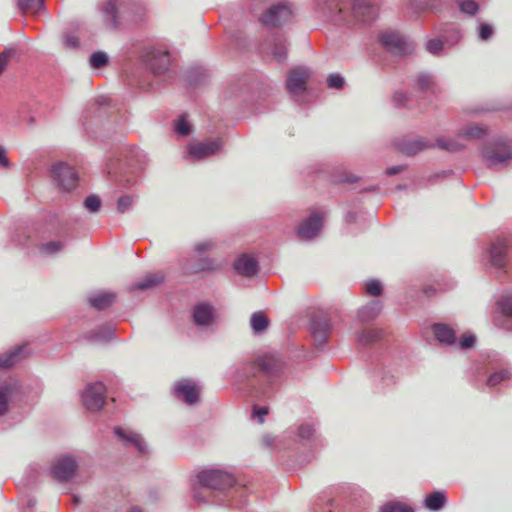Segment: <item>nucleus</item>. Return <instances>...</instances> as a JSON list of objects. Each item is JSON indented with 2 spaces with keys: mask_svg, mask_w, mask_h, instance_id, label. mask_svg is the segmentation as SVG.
Masks as SVG:
<instances>
[{
  "mask_svg": "<svg viewBox=\"0 0 512 512\" xmlns=\"http://www.w3.org/2000/svg\"><path fill=\"white\" fill-rule=\"evenodd\" d=\"M191 490L193 499L199 503L224 505L231 501L235 507L242 505L246 495L245 487L235 486L233 475L220 469L199 472Z\"/></svg>",
  "mask_w": 512,
  "mask_h": 512,
  "instance_id": "nucleus-1",
  "label": "nucleus"
},
{
  "mask_svg": "<svg viewBox=\"0 0 512 512\" xmlns=\"http://www.w3.org/2000/svg\"><path fill=\"white\" fill-rule=\"evenodd\" d=\"M314 11L323 19L337 23H350L353 20L370 23L378 15V9L368 0H354L351 10L345 0H313Z\"/></svg>",
  "mask_w": 512,
  "mask_h": 512,
  "instance_id": "nucleus-2",
  "label": "nucleus"
},
{
  "mask_svg": "<svg viewBox=\"0 0 512 512\" xmlns=\"http://www.w3.org/2000/svg\"><path fill=\"white\" fill-rule=\"evenodd\" d=\"M256 369L267 384L260 388H253L251 396L258 399L270 398L277 387L278 380L283 370V363L276 355H264L257 359Z\"/></svg>",
  "mask_w": 512,
  "mask_h": 512,
  "instance_id": "nucleus-3",
  "label": "nucleus"
},
{
  "mask_svg": "<svg viewBox=\"0 0 512 512\" xmlns=\"http://www.w3.org/2000/svg\"><path fill=\"white\" fill-rule=\"evenodd\" d=\"M138 157V152L130 151L125 160H113L107 165L108 175L115 180L119 186L130 187L135 183L136 175L140 170L138 165L133 164V159Z\"/></svg>",
  "mask_w": 512,
  "mask_h": 512,
  "instance_id": "nucleus-4",
  "label": "nucleus"
},
{
  "mask_svg": "<svg viewBox=\"0 0 512 512\" xmlns=\"http://www.w3.org/2000/svg\"><path fill=\"white\" fill-rule=\"evenodd\" d=\"M143 60L153 75L164 76L168 74L170 76L171 54L166 48H148L143 55Z\"/></svg>",
  "mask_w": 512,
  "mask_h": 512,
  "instance_id": "nucleus-5",
  "label": "nucleus"
},
{
  "mask_svg": "<svg viewBox=\"0 0 512 512\" xmlns=\"http://www.w3.org/2000/svg\"><path fill=\"white\" fill-rule=\"evenodd\" d=\"M378 39L382 46L394 55H406L414 51V43L397 31H383Z\"/></svg>",
  "mask_w": 512,
  "mask_h": 512,
  "instance_id": "nucleus-6",
  "label": "nucleus"
},
{
  "mask_svg": "<svg viewBox=\"0 0 512 512\" xmlns=\"http://www.w3.org/2000/svg\"><path fill=\"white\" fill-rule=\"evenodd\" d=\"M294 17L293 6L289 2H279L269 7L261 17L266 27H280L288 24Z\"/></svg>",
  "mask_w": 512,
  "mask_h": 512,
  "instance_id": "nucleus-7",
  "label": "nucleus"
},
{
  "mask_svg": "<svg viewBox=\"0 0 512 512\" xmlns=\"http://www.w3.org/2000/svg\"><path fill=\"white\" fill-rule=\"evenodd\" d=\"M116 110L112 105V99L108 96L101 95L97 97L94 103L85 111L83 115V126L87 132L90 126L100 122L105 116Z\"/></svg>",
  "mask_w": 512,
  "mask_h": 512,
  "instance_id": "nucleus-8",
  "label": "nucleus"
},
{
  "mask_svg": "<svg viewBox=\"0 0 512 512\" xmlns=\"http://www.w3.org/2000/svg\"><path fill=\"white\" fill-rule=\"evenodd\" d=\"M50 172L54 182L63 191L68 192L76 188L79 177L71 165L58 161L51 166Z\"/></svg>",
  "mask_w": 512,
  "mask_h": 512,
  "instance_id": "nucleus-9",
  "label": "nucleus"
},
{
  "mask_svg": "<svg viewBox=\"0 0 512 512\" xmlns=\"http://www.w3.org/2000/svg\"><path fill=\"white\" fill-rule=\"evenodd\" d=\"M262 54L270 56L272 59L282 62L287 57L288 45L283 34L270 32L266 39L260 45Z\"/></svg>",
  "mask_w": 512,
  "mask_h": 512,
  "instance_id": "nucleus-10",
  "label": "nucleus"
},
{
  "mask_svg": "<svg viewBox=\"0 0 512 512\" xmlns=\"http://www.w3.org/2000/svg\"><path fill=\"white\" fill-rule=\"evenodd\" d=\"M309 71L303 67L291 69L286 79V87L290 95L298 102H304L307 93Z\"/></svg>",
  "mask_w": 512,
  "mask_h": 512,
  "instance_id": "nucleus-11",
  "label": "nucleus"
},
{
  "mask_svg": "<svg viewBox=\"0 0 512 512\" xmlns=\"http://www.w3.org/2000/svg\"><path fill=\"white\" fill-rule=\"evenodd\" d=\"M82 403L90 411L100 410L106 399V388L103 383L88 384L81 395Z\"/></svg>",
  "mask_w": 512,
  "mask_h": 512,
  "instance_id": "nucleus-12",
  "label": "nucleus"
},
{
  "mask_svg": "<svg viewBox=\"0 0 512 512\" xmlns=\"http://www.w3.org/2000/svg\"><path fill=\"white\" fill-rule=\"evenodd\" d=\"M512 321V293H503L495 303L494 322L497 326L509 329Z\"/></svg>",
  "mask_w": 512,
  "mask_h": 512,
  "instance_id": "nucleus-13",
  "label": "nucleus"
},
{
  "mask_svg": "<svg viewBox=\"0 0 512 512\" xmlns=\"http://www.w3.org/2000/svg\"><path fill=\"white\" fill-rule=\"evenodd\" d=\"M222 146L223 142L220 139L190 143L188 145V156L196 160L204 159L216 154Z\"/></svg>",
  "mask_w": 512,
  "mask_h": 512,
  "instance_id": "nucleus-14",
  "label": "nucleus"
},
{
  "mask_svg": "<svg viewBox=\"0 0 512 512\" xmlns=\"http://www.w3.org/2000/svg\"><path fill=\"white\" fill-rule=\"evenodd\" d=\"M199 392L200 388L197 384L189 379H182L174 386L175 396L189 405L198 401Z\"/></svg>",
  "mask_w": 512,
  "mask_h": 512,
  "instance_id": "nucleus-15",
  "label": "nucleus"
},
{
  "mask_svg": "<svg viewBox=\"0 0 512 512\" xmlns=\"http://www.w3.org/2000/svg\"><path fill=\"white\" fill-rule=\"evenodd\" d=\"M77 468L76 460L71 456L58 458L52 466L51 473L59 481H66L71 478Z\"/></svg>",
  "mask_w": 512,
  "mask_h": 512,
  "instance_id": "nucleus-16",
  "label": "nucleus"
},
{
  "mask_svg": "<svg viewBox=\"0 0 512 512\" xmlns=\"http://www.w3.org/2000/svg\"><path fill=\"white\" fill-rule=\"evenodd\" d=\"M485 157L490 166L505 163L512 158V145L510 143H496L486 152Z\"/></svg>",
  "mask_w": 512,
  "mask_h": 512,
  "instance_id": "nucleus-17",
  "label": "nucleus"
},
{
  "mask_svg": "<svg viewBox=\"0 0 512 512\" xmlns=\"http://www.w3.org/2000/svg\"><path fill=\"white\" fill-rule=\"evenodd\" d=\"M115 434L126 447H134L140 455L147 452V444L140 434L124 428H116Z\"/></svg>",
  "mask_w": 512,
  "mask_h": 512,
  "instance_id": "nucleus-18",
  "label": "nucleus"
},
{
  "mask_svg": "<svg viewBox=\"0 0 512 512\" xmlns=\"http://www.w3.org/2000/svg\"><path fill=\"white\" fill-rule=\"evenodd\" d=\"M322 216L318 213H312L298 227V235L303 239H312L318 235L322 228Z\"/></svg>",
  "mask_w": 512,
  "mask_h": 512,
  "instance_id": "nucleus-19",
  "label": "nucleus"
},
{
  "mask_svg": "<svg viewBox=\"0 0 512 512\" xmlns=\"http://www.w3.org/2000/svg\"><path fill=\"white\" fill-rule=\"evenodd\" d=\"M234 269L235 271L242 276L245 277H253L258 272V261L255 257L242 254L234 261Z\"/></svg>",
  "mask_w": 512,
  "mask_h": 512,
  "instance_id": "nucleus-20",
  "label": "nucleus"
},
{
  "mask_svg": "<svg viewBox=\"0 0 512 512\" xmlns=\"http://www.w3.org/2000/svg\"><path fill=\"white\" fill-rule=\"evenodd\" d=\"M214 308L208 303H199L193 308L194 323L201 328H206L212 325L214 321Z\"/></svg>",
  "mask_w": 512,
  "mask_h": 512,
  "instance_id": "nucleus-21",
  "label": "nucleus"
},
{
  "mask_svg": "<svg viewBox=\"0 0 512 512\" xmlns=\"http://www.w3.org/2000/svg\"><path fill=\"white\" fill-rule=\"evenodd\" d=\"M442 0H408V11L412 16L418 17L421 13L428 11L439 12Z\"/></svg>",
  "mask_w": 512,
  "mask_h": 512,
  "instance_id": "nucleus-22",
  "label": "nucleus"
},
{
  "mask_svg": "<svg viewBox=\"0 0 512 512\" xmlns=\"http://www.w3.org/2000/svg\"><path fill=\"white\" fill-rule=\"evenodd\" d=\"M431 147H434V143L424 138L407 139L398 144L399 151L406 155H415Z\"/></svg>",
  "mask_w": 512,
  "mask_h": 512,
  "instance_id": "nucleus-23",
  "label": "nucleus"
},
{
  "mask_svg": "<svg viewBox=\"0 0 512 512\" xmlns=\"http://www.w3.org/2000/svg\"><path fill=\"white\" fill-rule=\"evenodd\" d=\"M432 331L435 338L444 345H454L457 343L455 331L447 324L436 323L432 326Z\"/></svg>",
  "mask_w": 512,
  "mask_h": 512,
  "instance_id": "nucleus-24",
  "label": "nucleus"
},
{
  "mask_svg": "<svg viewBox=\"0 0 512 512\" xmlns=\"http://www.w3.org/2000/svg\"><path fill=\"white\" fill-rule=\"evenodd\" d=\"M383 332L377 328H363L356 333V343L358 346L366 347L379 341Z\"/></svg>",
  "mask_w": 512,
  "mask_h": 512,
  "instance_id": "nucleus-25",
  "label": "nucleus"
},
{
  "mask_svg": "<svg viewBox=\"0 0 512 512\" xmlns=\"http://www.w3.org/2000/svg\"><path fill=\"white\" fill-rule=\"evenodd\" d=\"M199 257L200 258L194 265L185 267L187 273L195 274L199 272H212L218 270L221 267V264L214 258L201 256Z\"/></svg>",
  "mask_w": 512,
  "mask_h": 512,
  "instance_id": "nucleus-26",
  "label": "nucleus"
},
{
  "mask_svg": "<svg viewBox=\"0 0 512 512\" xmlns=\"http://www.w3.org/2000/svg\"><path fill=\"white\" fill-rule=\"evenodd\" d=\"M20 385L17 380H10L0 387V416L8 411L9 399L18 391Z\"/></svg>",
  "mask_w": 512,
  "mask_h": 512,
  "instance_id": "nucleus-27",
  "label": "nucleus"
},
{
  "mask_svg": "<svg viewBox=\"0 0 512 512\" xmlns=\"http://www.w3.org/2000/svg\"><path fill=\"white\" fill-rule=\"evenodd\" d=\"M330 328L331 326L326 319H313L310 324V331L319 344L326 342Z\"/></svg>",
  "mask_w": 512,
  "mask_h": 512,
  "instance_id": "nucleus-28",
  "label": "nucleus"
},
{
  "mask_svg": "<svg viewBox=\"0 0 512 512\" xmlns=\"http://www.w3.org/2000/svg\"><path fill=\"white\" fill-rule=\"evenodd\" d=\"M116 299V295L112 292H98L89 296L90 305L96 310H104L110 307Z\"/></svg>",
  "mask_w": 512,
  "mask_h": 512,
  "instance_id": "nucleus-29",
  "label": "nucleus"
},
{
  "mask_svg": "<svg viewBox=\"0 0 512 512\" xmlns=\"http://www.w3.org/2000/svg\"><path fill=\"white\" fill-rule=\"evenodd\" d=\"M100 11L107 25L111 27H117L118 9L115 0H104L100 5Z\"/></svg>",
  "mask_w": 512,
  "mask_h": 512,
  "instance_id": "nucleus-30",
  "label": "nucleus"
},
{
  "mask_svg": "<svg viewBox=\"0 0 512 512\" xmlns=\"http://www.w3.org/2000/svg\"><path fill=\"white\" fill-rule=\"evenodd\" d=\"M381 311V304L378 300H372L358 311V320L360 322H369L374 320Z\"/></svg>",
  "mask_w": 512,
  "mask_h": 512,
  "instance_id": "nucleus-31",
  "label": "nucleus"
},
{
  "mask_svg": "<svg viewBox=\"0 0 512 512\" xmlns=\"http://www.w3.org/2000/svg\"><path fill=\"white\" fill-rule=\"evenodd\" d=\"M505 253H506V242L505 240H499L495 242L490 250L491 261L495 267H504L505 261Z\"/></svg>",
  "mask_w": 512,
  "mask_h": 512,
  "instance_id": "nucleus-32",
  "label": "nucleus"
},
{
  "mask_svg": "<svg viewBox=\"0 0 512 512\" xmlns=\"http://www.w3.org/2000/svg\"><path fill=\"white\" fill-rule=\"evenodd\" d=\"M435 146L444 151L454 152L462 149L464 144L460 141V139H458V135L454 138L439 136L435 140L434 147Z\"/></svg>",
  "mask_w": 512,
  "mask_h": 512,
  "instance_id": "nucleus-33",
  "label": "nucleus"
},
{
  "mask_svg": "<svg viewBox=\"0 0 512 512\" xmlns=\"http://www.w3.org/2000/svg\"><path fill=\"white\" fill-rule=\"evenodd\" d=\"M173 131L178 137H187L193 132V126L188 121L186 114H182L174 120Z\"/></svg>",
  "mask_w": 512,
  "mask_h": 512,
  "instance_id": "nucleus-34",
  "label": "nucleus"
},
{
  "mask_svg": "<svg viewBox=\"0 0 512 512\" xmlns=\"http://www.w3.org/2000/svg\"><path fill=\"white\" fill-rule=\"evenodd\" d=\"M480 138V126L476 123H469L458 132V139L465 145L466 142Z\"/></svg>",
  "mask_w": 512,
  "mask_h": 512,
  "instance_id": "nucleus-35",
  "label": "nucleus"
},
{
  "mask_svg": "<svg viewBox=\"0 0 512 512\" xmlns=\"http://www.w3.org/2000/svg\"><path fill=\"white\" fill-rule=\"evenodd\" d=\"M416 87L422 92H435L436 83L433 75L421 72L416 76Z\"/></svg>",
  "mask_w": 512,
  "mask_h": 512,
  "instance_id": "nucleus-36",
  "label": "nucleus"
},
{
  "mask_svg": "<svg viewBox=\"0 0 512 512\" xmlns=\"http://www.w3.org/2000/svg\"><path fill=\"white\" fill-rule=\"evenodd\" d=\"M446 503L445 493L442 491H435L428 494L425 498V506L431 511H438Z\"/></svg>",
  "mask_w": 512,
  "mask_h": 512,
  "instance_id": "nucleus-37",
  "label": "nucleus"
},
{
  "mask_svg": "<svg viewBox=\"0 0 512 512\" xmlns=\"http://www.w3.org/2000/svg\"><path fill=\"white\" fill-rule=\"evenodd\" d=\"M24 348L23 346H18L6 355L0 357V369H8L14 366L20 360Z\"/></svg>",
  "mask_w": 512,
  "mask_h": 512,
  "instance_id": "nucleus-38",
  "label": "nucleus"
},
{
  "mask_svg": "<svg viewBox=\"0 0 512 512\" xmlns=\"http://www.w3.org/2000/svg\"><path fill=\"white\" fill-rule=\"evenodd\" d=\"M441 39L444 40V44L448 49L455 46L462 38L461 31L456 27H448L440 35Z\"/></svg>",
  "mask_w": 512,
  "mask_h": 512,
  "instance_id": "nucleus-39",
  "label": "nucleus"
},
{
  "mask_svg": "<svg viewBox=\"0 0 512 512\" xmlns=\"http://www.w3.org/2000/svg\"><path fill=\"white\" fill-rule=\"evenodd\" d=\"M18 7L22 13L36 14L44 8V0H18Z\"/></svg>",
  "mask_w": 512,
  "mask_h": 512,
  "instance_id": "nucleus-40",
  "label": "nucleus"
},
{
  "mask_svg": "<svg viewBox=\"0 0 512 512\" xmlns=\"http://www.w3.org/2000/svg\"><path fill=\"white\" fill-rule=\"evenodd\" d=\"M162 281V277L156 274H149L143 280L131 286L132 290H146L152 288Z\"/></svg>",
  "mask_w": 512,
  "mask_h": 512,
  "instance_id": "nucleus-41",
  "label": "nucleus"
},
{
  "mask_svg": "<svg viewBox=\"0 0 512 512\" xmlns=\"http://www.w3.org/2000/svg\"><path fill=\"white\" fill-rule=\"evenodd\" d=\"M254 333H261L268 327V319L262 312L253 313L250 319Z\"/></svg>",
  "mask_w": 512,
  "mask_h": 512,
  "instance_id": "nucleus-42",
  "label": "nucleus"
},
{
  "mask_svg": "<svg viewBox=\"0 0 512 512\" xmlns=\"http://www.w3.org/2000/svg\"><path fill=\"white\" fill-rule=\"evenodd\" d=\"M114 328L110 325L103 326L97 331H93L89 334V338L94 341L106 342L113 338Z\"/></svg>",
  "mask_w": 512,
  "mask_h": 512,
  "instance_id": "nucleus-43",
  "label": "nucleus"
},
{
  "mask_svg": "<svg viewBox=\"0 0 512 512\" xmlns=\"http://www.w3.org/2000/svg\"><path fill=\"white\" fill-rule=\"evenodd\" d=\"M65 246L66 241L54 240L41 244L39 249L43 254L54 255L62 251Z\"/></svg>",
  "mask_w": 512,
  "mask_h": 512,
  "instance_id": "nucleus-44",
  "label": "nucleus"
},
{
  "mask_svg": "<svg viewBox=\"0 0 512 512\" xmlns=\"http://www.w3.org/2000/svg\"><path fill=\"white\" fill-rule=\"evenodd\" d=\"M509 378H510V372L508 370L501 369V370L495 371L494 373H492L488 376L486 385L489 388H495L501 382L508 380Z\"/></svg>",
  "mask_w": 512,
  "mask_h": 512,
  "instance_id": "nucleus-45",
  "label": "nucleus"
},
{
  "mask_svg": "<svg viewBox=\"0 0 512 512\" xmlns=\"http://www.w3.org/2000/svg\"><path fill=\"white\" fill-rule=\"evenodd\" d=\"M459 10L468 15H475L478 11V4L474 0H454Z\"/></svg>",
  "mask_w": 512,
  "mask_h": 512,
  "instance_id": "nucleus-46",
  "label": "nucleus"
},
{
  "mask_svg": "<svg viewBox=\"0 0 512 512\" xmlns=\"http://www.w3.org/2000/svg\"><path fill=\"white\" fill-rule=\"evenodd\" d=\"M445 49L448 48L441 37L430 39L426 43V50L432 55H440Z\"/></svg>",
  "mask_w": 512,
  "mask_h": 512,
  "instance_id": "nucleus-47",
  "label": "nucleus"
},
{
  "mask_svg": "<svg viewBox=\"0 0 512 512\" xmlns=\"http://www.w3.org/2000/svg\"><path fill=\"white\" fill-rule=\"evenodd\" d=\"M218 247V242L214 239H206L195 244L194 251L198 256L205 252L213 251Z\"/></svg>",
  "mask_w": 512,
  "mask_h": 512,
  "instance_id": "nucleus-48",
  "label": "nucleus"
},
{
  "mask_svg": "<svg viewBox=\"0 0 512 512\" xmlns=\"http://www.w3.org/2000/svg\"><path fill=\"white\" fill-rule=\"evenodd\" d=\"M92 68L100 69L108 63V56L105 52H94L89 59Z\"/></svg>",
  "mask_w": 512,
  "mask_h": 512,
  "instance_id": "nucleus-49",
  "label": "nucleus"
},
{
  "mask_svg": "<svg viewBox=\"0 0 512 512\" xmlns=\"http://www.w3.org/2000/svg\"><path fill=\"white\" fill-rule=\"evenodd\" d=\"M314 433V427L311 424L304 423L298 427L297 436L301 441H310Z\"/></svg>",
  "mask_w": 512,
  "mask_h": 512,
  "instance_id": "nucleus-50",
  "label": "nucleus"
},
{
  "mask_svg": "<svg viewBox=\"0 0 512 512\" xmlns=\"http://www.w3.org/2000/svg\"><path fill=\"white\" fill-rule=\"evenodd\" d=\"M411 102L410 97L403 91H396L393 95V103L398 108H411Z\"/></svg>",
  "mask_w": 512,
  "mask_h": 512,
  "instance_id": "nucleus-51",
  "label": "nucleus"
},
{
  "mask_svg": "<svg viewBox=\"0 0 512 512\" xmlns=\"http://www.w3.org/2000/svg\"><path fill=\"white\" fill-rule=\"evenodd\" d=\"M381 512H414L410 507L398 503L389 502L382 506Z\"/></svg>",
  "mask_w": 512,
  "mask_h": 512,
  "instance_id": "nucleus-52",
  "label": "nucleus"
},
{
  "mask_svg": "<svg viewBox=\"0 0 512 512\" xmlns=\"http://www.w3.org/2000/svg\"><path fill=\"white\" fill-rule=\"evenodd\" d=\"M134 203V197L131 195H123L117 201V210L120 213H125L131 209Z\"/></svg>",
  "mask_w": 512,
  "mask_h": 512,
  "instance_id": "nucleus-53",
  "label": "nucleus"
},
{
  "mask_svg": "<svg viewBox=\"0 0 512 512\" xmlns=\"http://www.w3.org/2000/svg\"><path fill=\"white\" fill-rule=\"evenodd\" d=\"M84 206L88 211L95 213L101 207V199L97 195H89L84 200Z\"/></svg>",
  "mask_w": 512,
  "mask_h": 512,
  "instance_id": "nucleus-54",
  "label": "nucleus"
},
{
  "mask_svg": "<svg viewBox=\"0 0 512 512\" xmlns=\"http://www.w3.org/2000/svg\"><path fill=\"white\" fill-rule=\"evenodd\" d=\"M477 338L474 334L465 333L459 339L457 345L460 349L466 350L475 345Z\"/></svg>",
  "mask_w": 512,
  "mask_h": 512,
  "instance_id": "nucleus-55",
  "label": "nucleus"
},
{
  "mask_svg": "<svg viewBox=\"0 0 512 512\" xmlns=\"http://www.w3.org/2000/svg\"><path fill=\"white\" fill-rule=\"evenodd\" d=\"M358 180V177L346 172L344 169L333 176V181L335 183H354Z\"/></svg>",
  "mask_w": 512,
  "mask_h": 512,
  "instance_id": "nucleus-56",
  "label": "nucleus"
},
{
  "mask_svg": "<svg viewBox=\"0 0 512 512\" xmlns=\"http://www.w3.org/2000/svg\"><path fill=\"white\" fill-rule=\"evenodd\" d=\"M365 291L371 296H379L382 293V285L378 280H370L365 284Z\"/></svg>",
  "mask_w": 512,
  "mask_h": 512,
  "instance_id": "nucleus-57",
  "label": "nucleus"
},
{
  "mask_svg": "<svg viewBox=\"0 0 512 512\" xmlns=\"http://www.w3.org/2000/svg\"><path fill=\"white\" fill-rule=\"evenodd\" d=\"M345 80L340 74H331L327 78V85L329 88L334 89H342L344 86Z\"/></svg>",
  "mask_w": 512,
  "mask_h": 512,
  "instance_id": "nucleus-58",
  "label": "nucleus"
},
{
  "mask_svg": "<svg viewBox=\"0 0 512 512\" xmlns=\"http://www.w3.org/2000/svg\"><path fill=\"white\" fill-rule=\"evenodd\" d=\"M14 49H5L0 53V75L6 69L8 62L14 56Z\"/></svg>",
  "mask_w": 512,
  "mask_h": 512,
  "instance_id": "nucleus-59",
  "label": "nucleus"
},
{
  "mask_svg": "<svg viewBox=\"0 0 512 512\" xmlns=\"http://www.w3.org/2000/svg\"><path fill=\"white\" fill-rule=\"evenodd\" d=\"M269 410L266 406H253V417L258 419L259 423L264 422V417L268 414Z\"/></svg>",
  "mask_w": 512,
  "mask_h": 512,
  "instance_id": "nucleus-60",
  "label": "nucleus"
},
{
  "mask_svg": "<svg viewBox=\"0 0 512 512\" xmlns=\"http://www.w3.org/2000/svg\"><path fill=\"white\" fill-rule=\"evenodd\" d=\"M64 44L68 48L75 49L79 46V39L74 35L67 34L64 37Z\"/></svg>",
  "mask_w": 512,
  "mask_h": 512,
  "instance_id": "nucleus-61",
  "label": "nucleus"
},
{
  "mask_svg": "<svg viewBox=\"0 0 512 512\" xmlns=\"http://www.w3.org/2000/svg\"><path fill=\"white\" fill-rule=\"evenodd\" d=\"M261 442L264 447L271 448L275 445L276 438L270 434H265L263 435Z\"/></svg>",
  "mask_w": 512,
  "mask_h": 512,
  "instance_id": "nucleus-62",
  "label": "nucleus"
},
{
  "mask_svg": "<svg viewBox=\"0 0 512 512\" xmlns=\"http://www.w3.org/2000/svg\"><path fill=\"white\" fill-rule=\"evenodd\" d=\"M493 33V29L488 24H482V39H488Z\"/></svg>",
  "mask_w": 512,
  "mask_h": 512,
  "instance_id": "nucleus-63",
  "label": "nucleus"
},
{
  "mask_svg": "<svg viewBox=\"0 0 512 512\" xmlns=\"http://www.w3.org/2000/svg\"><path fill=\"white\" fill-rule=\"evenodd\" d=\"M404 166L403 165H397V166H392V167H389L387 170H386V173L387 175H396L400 172H402L404 170Z\"/></svg>",
  "mask_w": 512,
  "mask_h": 512,
  "instance_id": "nucleus-64",
  "label": "nucleus"
}]
</instances>
